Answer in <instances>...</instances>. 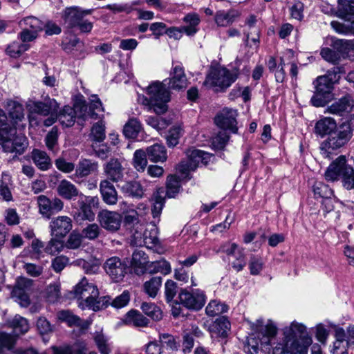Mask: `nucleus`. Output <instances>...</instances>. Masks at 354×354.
Masks as SVG:
<instances>
[{"label":"nucleus","mask_w":354,"mask_h":354,"mask_svg":"<svg viewBox=\"0 0 354 354\" xmlns=\"http://www.w3.org/2000/svg\"><path fill=\"white\" fill-rule=\"evenodd\" d=\"M283 334L284 346L275 347L273 354H307V346L310 344L311 339L307 337L304 325L293 322L290 326L284 328Z\"/></svg>","instance_id":"f257e3e1"},{"label":"nucleus","mask_w":354,"mask_h":354,"mask_svg":"<svg viewBox=\"0 0 354 354\" xmlns=\"http://www.w3.org/2000/svg\"><path fill=\"white\" fill-rule=\"evenodd\" d=\"M354 129V115H351L339 127L338 131L330 135L320 146L324 158H332L337 151L344 146L351 139Z\"/></svg>","instance_id":"f03ea898"},{"label":"nucleus","mask_w":354,"mask_h":354,"mask_svg":"<svg viewBox=\"0 0 354 354\" xmlns=\"http://www.w3.org/2000/svg\"><path fill=\"white\" fill-rule=\"evenodd\" d=\"M167 80L164 83L154 82L147 87V93L150 99L145 96H139L138 100L157 114H162L167 110V103L170 100V94L165 87Z\"/></svg>","instance_id":"7ed1b4c3"},{"label":"nucleus","mask_w":354,"mask_h":354,"mask_svg":"<svg viewBox=\"0 0 354 354\" xmlns=\"http://www.w3.org/2000/svg\"><path fill=\"white\" fill-rule=\"evenodd\" d=\"M237 68L229 70L223 67L212 68L207 75L204 85L212 88L216 92H224L238 78Z\"/></svg>","instance_id":"20e7f679"},{"label":"nucleus","mask_w":354,"mask_h":354,"mask_svg":"<svg viewBox=\"0 0 354 354\" xmlns=\"http://www.w3.org/2000/svg\"><path fill=\"white\" fill-rule=\"evenodd\" d=\"M277 327L272 322H268L266 325H259L258 331L248 337L244 351L247 354H257L259 344L261 346H269L277 334Z\"/></svg>","instance_id":"39448f33"},{"label":"nucleus","mask_w":354,"mask_h":354,"mask_svg":"<svg viewBox=\"0 0 354 354\" xmlns=\"http://www.w3.org/2000/svg\"><path fill=\"white\" fill-rule=\"evenodd\" d=\"M180 178H169L167 183V191L163 187L158 188L153 194L151 198V214L153 218H158L161 214L162 210L165 204V199L168 198H175L179 193L181 185Z\"/></svg>","instance_id":"423d86ee"},{"label":"nucleus","mask_w":354,"mask_h":354,"mask_svg":"<svg viewBox=\"0 0 354 354\" xmlns=\"http://www.w3.org/2000/svg\"><path fill=\"white\" fill-rule=\"evenodd\" d=\"M16 127H9L8 129H1L0 131V145L6 153H12L17 155H21L24 153L28 147L26 138L22 135H18L11 138L10 136H15Z\"/></svg>","instance_id":"0eeeda50"},{"label":"nucleus","mask_w":354,"mask_h":354,"mask_svg":"<svg viewBox=\"0 0 354 354\" xmlns=\"http://www.w3.org/2000/svg\"><path fill=\"white\" fill-rule=\"evenodd\" d=\"M213 156L199 149H193L189 155V160L182 161L176 166V171L182 175H189L196 170L200 164L207 165L211 161Z\"/></svg>","instance_id":"6e6552de"},{"label":"nucleus","mask_w":354,"mask_h":354,"mask_svg":"<svg viewBox=\"0 0 354 354\" xmlns=\"http://www.w3.org/2000/svg\"><path fill=\"white\" fill-rule=\"evenodd\" d=\"M86 105L84 101L76 102L74 107L64 106L58 114V120L62 125L68 127L74 124L75 118L87 119Z\"/></svg>","instance_id":"1a4fd4ad"},{"label":"nucleus","mask_w":354,"mask_h":354,"mask_svg":"<svg viewBox=\"0 0 354 354\" xmlns=\"http://www.w3.org/2000/svg\"><path fill=\"white\" fill-rule=\"evenodd\" d=\"M21 31L19 37L23 42H29L35 39L39 32L44 27V23L34 16H28L23 18L19 22Z\"/></svg>","instance_id":"9d476101"},{"label":"nucleus","mask_w":354,"mask_h":354,"mask_svg":"<svg viewBox=\"0 0 354 354\" xmlns=\"http://www.w3.org/2000/svg\"><path fill=\"white\" fill-rule=\"evenodd\" d=\"M333 86L322 76L317 77L315 80V91L311 98V103L315 107L325 106L333 98L332 91Z\"/></svg>","instance_id":"9b49d317"},{"label":"nucleus","mask_w":354,"mask_h":354,"mask_svg":"<svg viewBox=\"0 0 354 354\" xmlns=\"http://www.w3.org/2000/svg\"><path fill=\"white\" fill-rule=\"evenodd\" d=\"M75 296L82 301L79 303V306L82 309L85 308L91 299H95L99 295V291L95 285L89 283L88 280L84 277L75 286L74 288Z\"/></svg>","instance_id":"f8f14e48"},{"label":"nucleus","mask_w":354,"mask_h":354,"mask_svg":"<svg viewBox=\"0 0 354 354\" xmlns=\"http://www.w3.org/2000/svg\"><path fill=\"white\" fill-rule=\"evenodd\" d=\"M325 177H354V169L346 162L345 156H339L328 167Z\"/></svg>","instance_id":"ddd939ff"},{"label":"nucleus","mask_w":354,"mask_h":354,"mask_svg":"<svg viewBox=\"0 0 354 354\" xmlns=\"http://www.w3.org/2000/svg\"><path fill=\"white\" fill-rule=\"evenodd\" d=\"M97 219L102 228L113 233L120 230L122 217L117 212L102 209L99 212Z\"/></svg>","instance_id":"4468645a"},{"label":"nucleus","mask_w":354,"mask_h":354,"mask_svg":"<svg viewBox=\"0 0 354 354\" xmlns=\"http://www.w3.org/2000/svg\"><path fill=\"white\" fill-rule=\"evenodd\" d=\"M237 111L232 109L225 108L215 117L214 122L217 127L224 130H228L233 133L238 131L236 117Z\"/></svg>","instance_id":"2eb2a0df"},{"label":"nucleus","mask_w":354,"mask_h":354,"mask_svg":"<svg viewBox=\"0 0 354 354\" xmlns=\"http://www.w3.org/2000/svg\"><path fill=\"white\" fill-rule=\"evenodd\" d=\"M178 299L183 306L195 310L201 309L205 303V295L200 290H196L193 293L182 290L178 295Z\"/></svg>","instance_id":"dca6fc26"},{"label":"nucleus","mask_w":354,"mask_h":354,"mask_svg":"<svg viewBox=\"0 0 354 354\" xmlns=\"http://www.w3.org/2000/svg\"><path fill=\"white\" fill-rule=\"evenodd\" d=\"M59 104L55 99L46 97L44 102L32 101L27 102V109L30 113H35L44 116L50 113H57L59 109Z\"/></svg>","instance_id":"f3484780"},{"label":"nucleus","mask_w":354,"mask_h":354,"mask_svg":"<svg viewBox=\"0 0 354 354\" xmlns=\"http://www.w3.org/2000/svg\"><path fill=\"white\" fill-rule=\"evenodd\" d=\"M106 272L115 282L121 281L124 277L127 266L119 257H113L108 259L104 266Z\"/></svg>","instance_id":"a211bd4d"},{"label":"nucleus","mask_w":354,"mask_h":354,"mask_svg":"<svg viewBox=\"0 0 354 354\" xmlns=\"http://www.w3.org/2000/svg\"><path fill=\"white\" fill-rule=\"evenodd\" d=\"M72 220L66 216H58L51 221V234L56 237H64L72 229Z\"/></svg>","instance_id":"6ab92c4d"},{"label":"nucleus","mask_w":354,"mask_h":354,"mask_svg":"<svg viewBox=\"0 0 354 354\" xmlns=\"http://www.w3.org/2000/svg\"><path fill=\"white\" fill-rule=\"evenodd\" d=\"M92 10H83L79 7L66 8L64 13V19L71 28L76 27L84 17L91 14Z\"/></svg>","instance_id":"aec40b11"},{"label":"nucleus","mask_w":354,"mask_h":354,"mask_svg":"<svg viewBox=\"0 0 354 354\" xmlns=\"http://www.w3.org/2000/svg\"><path fill=\"white\" fill-rule=\"evenodd\" d=\"M171 75V77L169 78L167 83L169 88L180 90L187 86V79L182 66H174Z\"/></svg>","instance_id":"412c9836"},{"label":"nucleus","mask_w":354,"mask_h":354,"mask_svg":"<svg viewBox=\"0 0 354 354\" xmlns=\"http://www.w3.org/2000/svg\"><path fill=\"white\" fill-rule=\"evenodd\" d=\"M148 263V257L144 251L136 249L133 252L131 263L137 275L140 276L146 273V266Z\"/></svg>","instance_id":"4be33fe9"},{"label":"nucleus","mask_w":354,"mask_h":354,"mask_svg":"<svg viewBox=\"0 0 354 354\" xmlns=\"http://www.w3.org/2000/svg\"><path fill=\"white\" fill-rule=\"evenodd\" d=\"M331 47L340 52L342 58L354 59V39H335L333 40Z\"/></svg>","instance_id":"5701e85b"},{"label":"nucleus","mask_w":354,"mask_h":354,"mask_svg":"<svg viewBox=\"0 0 354 354\" xmlns=\"http://www.w3.org/2000/svg\"><path fill=\"white\" fill-rule=\"evenodd\" d=\"M6 109L13 126L17 125L24 120V109L21 104L14 100H8Z\"/></svg>","instance_id":"b1692460"},{"label":"nucleus","mask_w":354,"mask_h":354,"mask_svg":"<svg viewBox=\"0 0 354 354\" xmlns=\"http://www.w3.org/2000/svg\"><path fill=\"white\" fill-rule=\"evenodd\" d=\"M353 106L351 98L349 96H344L328 106L326 112L341 115L351 111Z\"/></svg>","instance_id":"393cba45"},{"label":"nucleus","mask_w":354,"mask_h":354,"mask_svg":"<svg viewBox=\"0 0 354 354\" xmlns=\"http://www.w3.org/2000/svg\"><path fill=\"white\" fill-rule=\"evenodd\" d=\"M100 192L104 203L108 205H115L117 203V192L112 183L108 179H105L101 182Z\"/></svg>","instance_id":"a878e982"},{"label":"nucleus","mask_w":354,"mask_h":354,"mask_svg":"<svg viewBox=\"0 0 354 354\" xmlns=\"http://www.w3.org/2000/svg\"><path fill=\"white\" fill-rule=\"evenodd\" d=\"M230 328V323L225 316L217 318L209 327L210 333L218 337H225Z\"/></svg>","instance_id":"bb28decb"},{"label":"nucleus","mask_w":354,"mask_h":354,"mask_svg":"<svg viewBox=\"0 0 354 354\" xmlns=\"http://www.w3.org/2000/svg\"><path fill=\"white\" fill-rule=\"evenodd\" d=\"M56 317L59 321L66 323L70 327L81 326L82 328H87L90 325L88 322H86V324H82L81 319L68 310L58 311L56 314Z\"/></svg>","instance_id":"cd10ccee"},{"label":"nucleus","mask_w":354,"mask_h":354,"mask_svg":"<svg viewBox=\"0 0 354 354\" xmlns=\"http://www.w3.org/2000/svg\"><path fill=\"white\" fill-rule=\"evenodd\" d=\"M337 128L336 121L330 117H325L318 120L315 127V133L324 137L330 134Z\"/></svg>","instance_id":"c85d7f7f"},{"label":"nucleus","mask_w":354,"mask_h":354,"mask_svg":"<svg viewBox=\"0 0 354 354\" xmlns=\"http://www.w3.org/2000/svg\"><path fill=\"white\" fill-rule=\"evenodd\" d=\"M147 158L151 162H165L167 158V150L164 145L156 143L146 149Z\"/></svg>","instance_id":"c756f323"},{"label":"nucleus","mask_w":354,"mask_h":354,"mask_svg":"<svg viewBox=\"0 0 354 354\" xmlns=\"http://www.w3.org/2000/svg\"><path fill=\"white\" fill-rule=\"evenodd\" d=\"M239 16V12L234 10L227 12L219 10L216 12L214 20L218 26L226 27L234 22Z\"/></svg>","instance_id":"7c9ffc66"},{"label":"nucleus","mask_w":354,"mask_h":354,"mask_svg":"<svg viewBox=\"0 0 354 354\" xmlns=\"http://www.w3.org/2000/svg\"><path fill=\"white\" fill-rule=\"evenodd\" d=\"M183 21L187 24L181 26V30L188 36H193L198 31V25L201 19L196 13H189L183 18Z\"/></svg>","instance_id":"2f4dec72"},{"label":"nucleus","mask_w":354,"mask_h":354,"mask_svg":"<svg viewBox=\"0 0 354 354\" xmlns=\"http://www.w3.org/2000/svg\"><path fill=\"white\" fill-rule=\"evenodd\" d=\"M9 326L12 329V335L16 339L18 336L26 333L29 330V324L26 319L20 315H15L14 318L8 322Z\"/></svg>","instance_id":"473e14b6"},{"label":"nucleus","mask_w":354,"mask_h":354,"mask_svg":"<svg viewBox=\"0 0 354 354\" xmlns=\"http://www.w3.org/2000/svg\"><path fill=\"white\" fill-rule=\"evenodd\" d=\"M162 283V278L161 277H152L143 283L142 290L149 297L155 298L160 290Z\"/></svg>","instance_id":"72a5a7b5"},{"label":"nucleus","mask_w":354,"mask_h":354,"mask_svg":"<svg viewBox=\"0 0 354 354\" xmlns=\"http://www.w3.org/2000/svg\"><path fill=\"white\" fill-rule=\"evenodd\" d=\"M98 171V164L88 159L80 160L76 168V172L82 176L96 175Z\"/></svg>","instance_id":"f704fd0d"},{"label":"nucleus","mask_w":354,"mask_h":354,"mask_svg":"<svg viewBox=\"0 0 354 354\" xmlns=\"http://www.w3.org/2000/svg\"><path fill=\"white\" fill-rule=\"evenodd\" d=\"M159 272L164 275L171 272L170 264L167 261L161 259L148 263L146 266V273L153 274Z\"/></svg>","instance_id":"c9c22d12"},{"label":"nucleus","mask_w":354,"mask_h":354,"mask_svg":"<svg viewBox=\"0 0 354 354\" xmlns=\"http://www.w3.org/2000/svg\"><path fill=\"white\" fill-rule=\"evenodd\" d=\"M53 354H86L87 351L84 342H77L73 346L53 347Z\"/></svg>","instance_id":"e433bc0d"},{"label":"nucleus","mask_w":354,"mask_h":354,"mask_svg":"<svg viewBox=\"0 0 354 354\" xmlns=\"http://www.w3.org/2000/svg\"><path fill=\"white\" fill-rule=\"evenodd\" d=\"M32 158L37 167L41 170H48L51 166L50 158L45 151L34 149L32 152Z\"/></svg>","instance_id":"4c0bfd02"},{"label":"nucleus","mask_w":354,"mask_h":354,"mask_svg":"<svg viewBox=\"0 0 354 354\" xmlns=\"http://www.w3.org/2000/svg\"><path fill=\"white\" fill-rule=\"evenodd\" d=\"M57 192L62 197L70 200L78 196V190L71 183L63 180L57 187Z\"/></svg>","instance_id":"58836bf2"},{"label":"nucleus","mask_w":354,"mask_h":354,"mask_svg":"<svg viewBox=\"0 0 354 354\" xmlns=\"http://www.w3.org/2000/svg\"><path fill=\"white\" fill-rule=\"evenodd\" d=\"M126 322L138 327L146 326L149 324V319L136 310H131L127 313Z\"/></svg>","instance_id":"ea45409f"},{"label":"nucleus","mask_w":354,"mask_h":354,"mask_svg":"<svg viewBox=\"0 0 354 354\" xmlns=\"http://www.w3.org/2000/svg\"><path fill=\"white\" fill-rule=\"evenodd\" d=\"M141 130L140 122L136 119H130L124 125L123 133L128 138H136Z\"/></svg>","instance_id":"a19ab883"},{"label":"nucleus","mask_w":354,"mask_h":354,"mask_svg":"<svg viewBox=\"0 0 354 354\" xmlns=\"http://www.w3.org/2000/svg\"><path fill=\"white\" fill-rule=\"evenodd\" d=\"M123 167L119 160L115 158L111 159L104 165V171L110 177H120L122 176Z\"/></svg>","instance_id":"79ce46f5"},{"label":"nucleus","mask_w":354,"mask_h":354,"mask_svg":"<svg viewBox=\"0 0 354 354\" xmlns=\"http://www.w3.org/2000/svg\"><path fill=\"white\" fill-rule=\"evenodd\" d=\"M140 308L145 315L155 321H159L162 317L160 308L153 303L143 302Z\"/></svg>","instance_id":"37998d69"},{"label":"nucleus","mask_w":354,"mask_h":354,"mask_svg":"<svg viewBox=\"0 0 354 354\" xmlns=\"http://www.w3.org/2000/svg\"><path fill=\"white\" fill-rule=\"evenodd\" d=\"M122 205L127 206L126 202L120 203V208L122 214L124 215V223L125 225L130 226L139 222L138 214L134 209H122Z\"/></svg>","instance_id":"c03bdc74"},{"label":"nucleus","mask_w":354,"mask_h":354,"mask_svg":"<svg viewBox=\"0 0 354 354\" xmlns=\"http://www.w3.org/2000/svg\"><path fill=\"white\" fill-rule=\"evenodd\" d=\"M122 189L124 192L135 197L141 198L144 194L142 187L136 180L125 183L122 185Z\"/></svg>","instance_id":"a18cd8bd"},{"label":"nucleus","mask_w":354,"mask_h":354,"mask_svg":"<svg viewBox=\"0 0 354 354\" xmlns=\"http://www.w3.org/2000/svg\"><path fill=\"white\" fill-rule=\"evenodd\" d=\"M227 310L228 307L225 304L217 300H212L207 306L205 312L208 316L215 317L227 312Z\"/></svg>","instance_id":"49530a36"},{"label":"nucleus","mask_w":354,"mask_h":354,"mask_svg":"<svg viewBox=\"0 0 354 354\" xmlns=\"http://www.w3.org/2000/svg\"><path fill=\"white\" fill-rule=\"evenodd\" d=\"M77 263L84 269L86 274H93L98 272L101 261L97 259H89L88 261L79 259L77 260Z\"/></svg>","instance_id":"de8ad7c7"},{"label":"nucleus","mask_w":354,"mask_h":354,"mask_svg":"<svg viewBox=\"0 0 354 354\" xmlns=\"http://www.w3.org/2000/svg\"><path fill=\"white\" fill-rule=\"evenodd\" d=\"M90 138L96 142H102L105 138V124L102 120L95 123L91 130Z\"/></svg>","instance_id":"09e8293b"},{"label":"nucleus","mask_w":354,"mask_h":354,"mask_svg":"<svg viewBox=\"0 0 354 354\" xmlns=\"http://www.w3.org/2000/svg\"><path fill=\"white\" fill-rule=\"evenodd\" d=\"M144 246L151 248L156 246L159 243L158 238V230L156 227H153L151 230H146L143 233Z\"/></svg>","instance_id":"8fccbe9b"},{"label":"nucleus","mask_w":354,"mask_h":354,"mask_svg":"<svg viewBox=\"0 0 354 354\" xmlns=\"http://www.w3.org/2000/svg\"><path fill=\"white\" fill-rule=\"evenodd\" d=\"M320 55L324 60L332 64L338 63L342 58L340 52H338L333 48H322L320 51Z\"/></svg>","instance_id":"3c124183"},{"label":"nucleus","mask_w":354,"mask_h":354,"mask_svg":"<svg viewBox=\"0 0 354 354\" xmlns=\"http://www.w3.org/2000/svg\"><path fill=\"white\" fill-rule=\"evenodd\" d=\"M183 135V130L179 126L171 127L166 136L167 143L169 147L176 146L179 142V138Z\"/></svg>","instance_id":"603ef678"},{"label":"nucleus","mask_w":354,"mask_h":354,"mask_svg":"<svg viewBox=\"0 0 354 354\" xmlns=\"http://www.w3.org/2000/svg\"><path fill=\"white\" fill-rule=\"evenodd\" d=\"M111 300V299L109 296L99 297L98 295L97 297L91 299V302H88L85 308L97 311L107 307L110 304Z\"/></svg>","instance_id":"864d4df0"},{"label":"nucleus","mask_w":354,"mask_h":354,"mask_svg":"<svg viewBox=\"0 0 354 354\" xmlns=\"http://www.w3.org/2000/svg\"><path fill=\"white\" fill-rule=\"evenodd\" d=\"M104 109L102 107V102L97 95H93L91 98V104L89 106V111L86 112L87 118H91L93 119L98 118V113L97 112H102Z\"/></svg>","instance_id":"5fc2aeb1"},{"label":"nucleus","mask_w":354,"mask_h":354,"mask_svg":"<svg viewBox=\"0 0 354 354\" xmlns=\"http://www.w3.org/2000/svg\"><path fill=\"white\" fill-rule=\"evenodd\" d=\"M93 339L101 354H109L111 350L107 343V339L102 331L95 332L93 335Z\"/></svg>","instance_id":"6e6d98bb"},{"label":"nucleus","mask_w":354,"mask_h":354,"mask_svg":"<svg viewBox=\"0 0 354 354\" xmlns=\"http://www.w3.org/2000/svg\"><path fill=\"white\" fill-rule=\"evenodd\" d=\"M147 157L146 151L142 149H138L134 152L133 165L138 171H144L145 169L147 164Z\"/></svg>","instance_id":"4d7b16f0"},{"label":"nucleus","mask_w":354,"mask_h":354,"mask_svg":"<svg viewBox=\"0 0 354 354\" xmlns=\"http://www.w3.org/2000/svg\"><path fill=\"white\" fill-rule=\"evenodd\" d=\"M28 49V45L25 44H20L17 41L11 43L6 48V52L12 57H18L24 52Z\"/></svg>","instance_id":"13d9d810"},{"label":"nucleus","mask_w":354,"mask_h":354,"mask_svg":"<svg viewBox=\"0 0 354 354\" xmlns=\"http://www.w3.org/2000/svg\"><path fill=\"white\" fill-rule=\"evenodd\" d=\"M313 192L315 195L319 196L322 198L332 196L333 191L328 185L322 181H316L313 185Z\"/></svg>","instance_id":"bf43d9fd"},{"label":"nucleus","mask_w":354,"mask_h":354,"mask_svg":"<svg viewBox=\"0 0 354 354\" xmlns=\"http://www.w3.org/2000/svg\"><path fill=\"white\" fill-rule=\"evenodd\" d=\"M64 241L55 238L51 239L46 248H44V251L49 254L54 255L59 252H61L64 248Z\"/></svg>","instance_id":"052dcab7"},{"label":"nucleus","mask_w":354,"mask_h":354,"mask_svg":"<svg viewBox=\"0 0 354 354\" xmlns=\"http://www.w3.org/2000/svg\"><path fill=\"white\" fill-rule=\"evenodd\" d=\"M230 136L225 131H219L212 138V145L214 149H222L226 145Z\"/></svg>","instance_id":"680f3d73"},{"label":"nucleus","mask_w":354,"mask_h":354,"mask_svg":"<svg viewBox=\"0 0 354 354\" xmlns=\"http://www.w3.org/2000/svg\"><path fill=\"white\" fill-rule=\"evenodd\" d=\"M37 202L39 207V212L49 218L51 216V201H50V199L46 196L41 195L38 197Z\"/></svg>","instance_id":"e2e57ef3"},{"label":"nucleus","mask_w":354,"mask_h":354,"mask_svg":"<svg viewBox=\"0 0 354 354\" xmlns=\"http://www.w3.org/2000/svg\"><path fill=\"white\" fill-rule=\"evenodd\" d=\"M343 72L342 68L340 66H334L328 70L324 75H321L326 78V80L334 86L335 83H337L340 79V74Z\"/></svg>","instance_id":"0e129e2a"},{"label":"nucleus","mask_w":354,"mask_h":354,"mask_svg":"<svg viewBox=\"0 0 354 354\" xmlns=\"http://www.w3.org/2000/svg\"><path fill=\"white\" fill-rule=\"evenodd\" d=\"M100 233V228L96 223H92L87 225L82 230L83 237L87 238L90 240H93L97 238Z\"/></svg>","instance_id":"69168bd1"},{"label":"nucleus","mask_w":354,"mask_h":354,"mask_svg":"<svg viewBox=\"0 0 354 354\" xmlns=\"http://www.w3.org/2000/svg\"><path fill=\"white\" fill-rule=\"evenodd\" d=\"M83 236L76 232H73L68 238L65 246L69 249H77L82 243Z\"/></svg>","instance_id":"338daca9"},{"label":"nucleus","mask_w":354,"mask_h":354,"mask_svg":"<svg viewBox=\"0 0 354 354\" xmlns=\"http://www.w3.org/2000/svg\"><path fill=\"white\" fill-rule=\"evenodd\" d=\"M177 293V284L172 280H167L165 284V295L167 302H171Z\"/></svg>","instance_id":"774afa93"}]
</instances>
